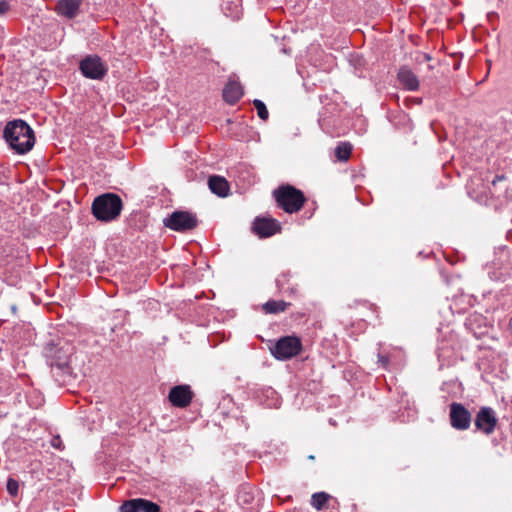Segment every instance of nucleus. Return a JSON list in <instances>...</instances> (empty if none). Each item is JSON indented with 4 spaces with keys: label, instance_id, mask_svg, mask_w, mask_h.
I'll use <instances>...</instances> for the list:
<instances>
[{
    "label": "nucleus",
    "instance_id": "393cba45",
    "mask_svg": "<svg viewBox=\"0 0 512 512\" xmlns=\"http://www.w3.org/2000/svg\"><path fill=\"white\" fill-rule=\"evenodd\" d=\"M9 9V2L6 0H0V15L5 14Z\"/></svg>",
    "mask_w": 512,
    "mask_h": 512
},
{
    "label": "nucleus",
    "instance_id": "aec40b11",
    "mask_svg": "<svg viewBox=\"0 0 512 512\" xmlns=\"http://www.w3.org/2000/svg\"><path fill=\"white\" fill-rule=\"evenodd\" d=\"M352 146L349 143H339L335 148V155L340 161H347L351 155Z\"/></svg>",
    "mask_w": 512,
    "mask_h": 512
},
{
    "label": "nucleus",
    "instance_id": "dca6fc26",
    "mask_svg": "<svg viewBox=\"0 0 512 512\" xmlns=\"http://www.w3.org/2000/svg\"><path fill=\"white\" fill-rule=\"evenodd\" d=\"M208 186L212 193L219 197H226L229 192L228 181L221 176H210L208 180Z\"/></svg>",
    "mask_w": 512,
    "mask_h": 512
},
{
    "label": "nucleus",
    "instance_id": "39448f33",
    "mask_svg": "<svg viewBox=\"0 0 512 512\" xmlns=\"http://www.w3.org/2000/svg\"><path fill=\"white\" fill-rule=\"evenodd\" d=\"M302 350L301 339L297 336H283L271 344V354L280 361L297 356Z\"/></svg>",
    "mask_w": 512,
    "mask_h": 512
},
{
    "label": "nucleus",
    "instance_id": "cd10ccee",
    "mask_svg": "<svg viewBox=\"0 0 512 512\" xmlns=\"http://www.w3.org/2000/svg\"><path fill=\"white\" fill-rule=\"evenodd\" d=\"M421 57L423 58L424 61H430L431 60V56L427 53H423L421 54Z\"/></svg>",
    "mask_w": 512,
    "mask_h": 512
},
{
    "label": "nucleus",
    "instance_id": "9d476101",
    "mask_svg": "<svg viewBox=\"0 0 512 512\" xmlns=\"http://www.w3.org/2000/svg\"><path fill=\"white\" fill-rule=\"evenodd\" d=\"M193 396L189 385H177L171 388L168 399L173 406L184 408L191 403Z\"/></svg>",
    "mask_w": 512,
    "mask_h": 512
},
{
    "label": "nucleus",
    "instance_id": "20e7f679",
    "mask_svg": "<svg viewBox=\"0 0 512 512\" xmlns=\"http://www.w3.org/2000/svg\"><path fill=\"white\" fill-rule=\"evenodd\" d=\"M273 195L278 206L290 214L301 210L306 200L303 192L291 185L278 187Z\"/></svg>",
    "mask_w": 512,
    "mask_h": 512
},
{
    "label": "nucleus",
    "instance_id": "f03ea898",
    "mask_svg": "<svg viewBox=\"0 0 512 512\" xmlns=\"http://www.w3.org/2000/svg\"><path fill=\"white\" fill-rule=\"evenodd\" d=\"M3 137L18 154L29 152L35 144L33 129L22 119L9 121L4 128Z\"/></svg>",
    "mask_w": 512,
    "mask_h": 512
},
{
    "label": "nucleus",
    "instance_id": "bb28decb",
    "mask_svg": "<svg viewBox=\"0 0 512 512\" xmlns=\"http://www.w3.org/2000/svg\"><path fill=\"white\" fill-rule=\"evenodd\" d=\"M504 179H505V176H504V175H497V176L494 178V180L492 181V184H493V185H495V184H496V182H498V181H502V180H504Z\"/></svg>",
    "mask_w": 512,
    "mask_h": 512
},
{
    "label": "nucleus",
    "instance_id": "6ab92c4d",
    "mask_svg": "<svg viewBox=\"0 0 512 512\" xmlns=\"http://www.w3.org/2000/svg\"><path fill=\"white\" fill-rule=\"evenodd\" d=\"M292 274L290 271H285L281 273L276 279V286L279 290L289 291L290 293H295L296 288L294 287H286L289 284L290 278Z\"/></svg>",
    "mask_w": 512,
    "mask_h": 512
},
{
    "label": "nucleus",
    "instance_id": "f257e3e1",
    "mask_svg": "<svg viewBox=\"0 0 512 512\" xmlns=\"http://www.w3.org/2000/svg\"><path fill=\"white\" fill-rule=\"evenodd\" d=\"M74 347L67 341L51 343L45 347L47 363L55 380L64 385L77 379L79 372L73 366Z\"/></svg>",
    "mask_w": 512,
    "mask_h": 512
},
{
    "label": "nucleus",
    "instance_id": "1a4fd4ad",
    "mask_svg": "<svg viewBox=\"0 0 512 512\" xmlns=\"http://www.w3.org/2000/svg\"><path fill=\"white\" fill-rule=\"evenodd\" d=\"M474 423L477 431L490 435L494 432L498 419L491 407L484 406L477 412Z\"/></svg>",
    "mask_w": 512,
    "mask_h": 512
},
{
    "label": "nucleus",
    "instance_id": "ddd939ff",
    "mask_svg": "<svg viewBox=\"0 0 512 512\" xmlns=\"http://www.w3.org/2000/svg\"><path fill=\"white\" fill-rule=\"evenodd\" d=\"M397 79L405 90L416 91L419 88L418 77L408 66H401L399 68Z\"/></svg>",
    "mask_w": 512,
    "mask_h": 512
},
{
    "label": "nucleus",
    "instance_id": "423d86ee",
    "mask_svg": "<svg viewBox=\"0 0 512 512\" xmlns=\"http://www.w3.org/2000/svg\"><path fill=\"white\" fill-rule=\"evenodd\" d=\"M164 225L177 232L193 230L198 225L197 216L188 211H174L163 221Z\"/></svg>",
    "mask_w": 512,
    "mask_h": 512
},
{
    "label": "nucleus",
    "instance_id": "b1692460",
    "mask_svg": "<svg viewBox=\"0 0 512 512\" xmlns=\"http://www.w3.org/2000/svg\"><path fill=\"white\" fill-rule=\"evenodd\" d=\"M389 362L390 359L388 356L378 353V363L382 366V368L388 369Z\"/></svg>",
    "mask_w": 512,
    "mask_h": 512
},
{
    "label": "nucleus",
    "instance_id": "412c9836",
    "mask_svg": "<svg viewBox=\"0 0 512 512\" xmlns=\"http://www.w3.org/2000/svg\"><path fill=\"white\" fill-rule=\"evenodd\" d=\"M253 105H254L255 109L257 110L258 117L264 121L267 120L269 117V113H268L265 103L259 99H255L253 101Z\"/></svg>",
    "mask_w": 512,
    "mask_h": 512
},
{
    "label": "nucleus",
    "instance_id": "c85d7f7f",
    "mask_svg": "<svg viewBox=\"0 0 512 512\" xmlns=\"http://www.w3.org/2000/svg\"><path fill=\"white\" fill-rule=\"evenodd\" d=\"M511 324H512V318H511Z\"/></svg>",
    "mask_w": 512,
    "mask_h": 512
},
{
    "label": "nucleus",
    "instance_id": "5701e85b",
    "mask_svg": "<svg viewBox=\"0 0 512 512\" xmlns=\"http://www.w3.org/2000/svg\"><path fill=\"white\" fill-rule=\"evenodd\" d=\"M253 500V496L243 488L238 494V501L244 504H250Z\"/></svg>",
    "mask_w": 512,
    "mask_h": 512
},
{
    "label": "nucleus",
    "instance_id": "2eb2a0df",
    "mask_svg": "<svg viewBox=\"0 0 512 512\" xmlns=\"http://www.w3.org/2000/svg\"><path fill=\"white\" fill-rule=\"evenodd\" d=\"M243 96L241 84L235 80H230L223 89V99L230 105L236 104Z\"/></svg>",
    "mask_w": 512,
    "mask_h": 512
},
{
    "label": "nucleus",
    "instance_id": "f3484780",
    "mask_svg": "<svg viewBox=\"0 0 512 512\" xmlns=\"http://www.w3.org/2000/svg\"><path fill=\"white\" fill-rule=\"evenodd\" d=\"M288 305L289 303L283 300H269L263 304L262 308L267 314H277L285 311Z\"/></svg>",
    "mask_w": 512,
    "mask_h": 512
},
{
    "label": "nucleus",
    "instance_id": "9b49d317",
    "mask_svg": "<svg viewBox=\"0 0 512 512\" xmlns=\"http://www.w3.org/2000/svg\"><path fill=\"white\" fill-rule=\"evenodd\" d=\"M253 231L261 238L270 237L281 230L279 222L273 218L257 217L253 222Z\"/></svg>",
    "mask_w": 512,
    "mask_h": 512
},
{
    "label": "nucleus",
    "instance_id": "f8f14e48",
    "mask_svg": "<svg viewBox=\"0 0 512 512\" xmlns=\"http://www.w3.org/2000/svg\"><path fill=\"white\" fill-rule=\"evenodd\" d=\"M121 512H160L158 504L143 498L131 499L122 504Z\"/></svg>",
    "mask_w": 512,
    "mask_h": 512
},
{
    "label": "nucleus",
    "instance_id": "7ed1b4c3",
    "mask_svg": "<svg viewBox=\"0 0 512 512\" xmlns=\"http://www.w3.org/2000/svg\"><path fill=\"white\" fill-rule=\"evenodd\" d=\"M123 203L121 198L114 193H105L96 197L92 203V214L102 222L115 220L121 213Z\"/></svg>",
    "mask_w": 512,
    "mask_h": 512
},
{
    "label": "nucleus",
    "instance_id": "a878e982",
    "mask_svg": "<svg viewBox=\"0 0 512 512\" xmlns=\"http://www.w3.org/2000/svg\"><path fill=\"white\" fill-rule=\"evenodd\" d=\"M51 444L57 449H62V440L59 436L53 438Z\"/></svg>",
    "mask_w": 512,
    "mask_h": 512
},
{
    "label": "nucleus",
    "instance_id": "4be33fe9",
    "mask_svg": "<svg viewBox=\"0 0 512 512\" xmlns=\"http://www.w3.org/2000/svg\"><path fill=\"white\" fill-rule=\"evenodd\" d=\"M6 488L12 497H16L19 491V482L14 478H8Z\"/></svg>",
    "mask_w": 512,
    "mask_h": 512
},
{
    "label": "nucleus",
    "instance_id": "6e6552de",
    "mask_svg": "<svg viewBox=\"0 0 512 512\" xmlns=\"http://www.w3.org/2000/svg\"><path fill=\"white\" fill-rule=\"evenodd\" d=\"M449 419L451 426L459 431H465L470 428L472 415L468 409L461 403L453 402L450 404Z\"/></svg>",
    "mask_w": 512,
    "mask_h": 512
},
{
    "label": "nucleus",
    "instance_id": "0eeeda50",
    "mask_svg": "<svg viewBox=\"0 0 512 512\" xmlns=\"http://www.w3.org/2000/svg\"><path fill=\"white\" fill-rule=\"evenodd\" d=\"M79 69L84 77L93 80H102L107 74V67L97 55L84 57L79 64Z\"/></svg>",
    "mask_w": 512,
    "mask_h": 512
},
{
    "label": "nucleus",
    "instance_id": "4468645a",
    "mask_svg": "<svg viewBox=\"0 0 512 512\" xmlns=\"http://www.w3.org/2000/svg\"><path fill=\"white\" fill-rule=\"evenodd\" d=\"M82 0H58L55 11L58 15L73 19L78 14Z\"/></svg>",
    "mask_w": 512,
    "mask_h": 512
},
{
    "label": "nucleus",
    "instance_id": "a211bd4d",
    "mask_svg": "<svg viewBox=\"0 0 512 512\" xmlns=\"http://www.w3.org/2000/svg\"><path fill=\"white\" fill-rule=\"evenodd\" d=\"M331 496L326 492L314 493L311 497V505L318 511H321L326 506Z\"/></svg>",
    "mask_w": 512,
    "mask_h": 512
}]
</instances>
